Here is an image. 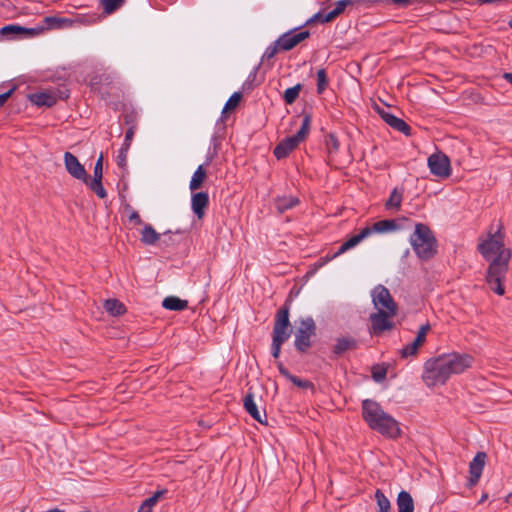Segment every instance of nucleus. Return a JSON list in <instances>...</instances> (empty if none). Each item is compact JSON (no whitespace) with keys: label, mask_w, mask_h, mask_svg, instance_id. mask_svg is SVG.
I'll list each match as a JSON object with an SVG mask.
<instances>
[{"label":"nucleus","mask_w":512,"mask_h":512,"mask_svg":"<svg viewBox=\"0 0 512 512\" xmlns=\"http://www.w3.org/2000/svg\"><path fill=\"white\" fill-rule=\"evenodd\" d=\"M504 233L500 224L495 232H489L487 237L480 239L478 250L485 260L490 261L486 281L498 295H504L505 289L502 282L505 279L511 259V250L505 247Z\"/></svg>","instance_id":"f257e3e1"},{"label":"nucleus","mask_w":512,"mask_h":512,"mask_svg":"<svg viewBox=\"0 0 512 512\" xmlns=\"http://www.w3.org/2000/svg\"><path fill=\"white\" fill-rule=\"evenodd\" d=\"M473 357L469 354H446L429 359L424 364L422 379L427 387L444 385L453 374H460L471 367Z\"/></svg>","instance_id":"f03ea898"},{"label":"nucleus","mask_w":512,"mask_h":512,"mask_svg":"<svg viewBox=\"0 0 512 512\" xmlns=\"http://www.w3.org/2000/svg\"><path fill=\"white\" fill-rule=\"evenodd\" d=\"M362 416L371 429L386 437L397 438L401 434L398 422L374 400L362 402Z\"/></svg>","instance_id":"7ed1b4c3"},{"label":"nucleus","mask_w":512,"mask_h":512,"mask_svg":"<svg viewBox=\"0 0 512 512\" xmlns=\"http://www.w3.org/2000/svg\"><path fill=\"white\" fill-rule=\"evenodd\" d=\"M410 244L421 260L427 261L437 253L436 239L430 228L422 223L415 225V231L410 236Z\"/></svg>","instance_id":"20e7f679"},{"label":"nucleus","mask_w":512,"mask_h":512,"mask_svg":"<svg viewBox=\"0 0 512 512\" xmlns=\"http://www.w3.org/2000/svg\"><path fill=\"white\" fill-rule=\"evenodd\" d=\"M311 118L309 115H305L302 125L298 132L290 137L282 140L274 149V155L277 159L285 158L289 153L294 150L300 142H302L308 135L310 130Z\"/></svg>","instance_id":"39448f33"},{"label":"nucleus","mask_w":512,"mask_h":512,"mask_svg":"<svg viewBox=\"0 0 512 512\" xmlns=\"http://www.w3.org/2000/svg\"><path fill=\"white\" fill-rule=\"evenodd\" d=\"M316 333V324L312 317L301 318L295 334V347L306 352L311 347V337Z\"/></svg>","instance_id":"423d86ee"},{"label":"nucleus","mask_w":512,"mask_h":512,"mask_svg":"<svg viewBox=\"0 0 512 512\" xmlns=\"http://www.w3.org/2000/svg\"><path fill=\"white\" fill-rule=\"evenodd\" d=\"M372 302L377 311L388 312L389 314H397V304L393 300L389 290L378 285L372 290Z\"/></svg>","instance_id":"0eeeda50"},{"label":"nucleus","mask_w":512,"mask_h":512,"mask_svg":"<svg viewBox=\"0 0 512 512\" xmlns=\"http://www.w3.org/2000/svg\"><path fill=\"white\" fill-rule=\"evenodd\" d=\"M290 335L289 306L285 305L275 315L272 338L288 340Z\"/></svg>","instance_id":"6e6552de"},{"label":"nucleus","mask_w":512,"mask_h":512,"mask_svg":"<svg viewBox=\"0 0 512 512\" xmlns=\"http://www.w3.org/2000/svg\"><path fill=\"white\" fill-rule=\"evenodd\" d=\"M428 167L431 173L440 178L451 175L450 159L443 152H436L429 156Z\"/></svg>","instance_id":"1a4fd4ad"},{"label":"nucleus","mask_w":512,"mask_h":512,"mask_svg":"<svg viewBox=\"0 0 512 512\" xmlns=\"http://www.w3.org/2000/svg\"><path fill=\"white\" fill-rule=\"evenodd\" d=\"M396 314H389L382 310L372 313L369 317L370 328L369 331L373 335H380L385 331L393 328L392 318Z\"/></svg>","instance_id":"9d476101"},{"label":"nucleus","mask_w":512,"mask_h":512,"mask_svg":"<svg viewBox=\"0 0 512 512\" xmlns=\"http://www.w3.org/2000/svg\"><path fill=\"white\" fill-rule=\"evenodd\" d=\"M64 165L66 171L74 178L88 183V175L84 166L79 162L77 157L70 152L64 153Z\"/></svg>","instance_id":"9b49d317"},{"label":"nucleus","mask_w":512,"mask_h":512,"mask_svg":"<svg viewBox=\"0 0 512 512\" xmlns=\"http://www.w3.org/2000/svg\"><path fill=\"white\" fill-rule=\"evenodd\" d=\"M373 108L390 127L405 134L406 136L410 135L411 129L404 120L386 112L376 103L373 104Z\"/></svg>","instance_id":"f8f14e48"},{"label":"nucleus","mask_w":512,"mask_h":512,"mask_svg":"<svg viewBox=\"0 0 512 512\" xmlns=\"http://www.w3.org/2000/svg\"><path fill=\"white\" fill-rule=\"evenodd\" d=\"M430 325L425 324L422 325L418 332L416 338L412 341V343L404 346L401 350L402 357L413 356L418 352V349L424 344L426 340V335L430 331Z\"/></svg>","instance_id":"ddd939ff"},{"label":"nucleus","mask_w":512,"mask_h":512,"mask_svg":"<svg viewBox=\"0 0 512 512\" xmlns=\"http://www.w3.org/2000/svg\"><path fill=\"white\" fill-rule=\"evenodd\" d=\"M309 31H302L297 34H292L291 32L284 33L281 35L277 41L281 46L282 51H289L296 47L299 43L304 41L309 37Z\"/></svg>","instance_id":"4468645a"},{"label":"nucleus","mask_w":512,"mask_h":512,"mask_svg":"<svg viewBox=\"0 0 512 512\" xmlns=\"http://www.w3.org/2000/svg\"><path fill=\"white\" fill-rule=\"evenodd\" d=\"M486 454L483 452H479L473 458L470 463V478L468 481L469 487L474 486L480 479L484 465H485Z\"/></svg>","instance_id":"2eb2a0df"},{"label":"nucleus","mask_w":512,"mask_h":512,"mask_svg":"<svg viewBox=\"0 0 512 512\" xmlns=\"http://www.w3.org/2000/svg\"><path fill=\"white\" fill-rule=\"evenodd\" d=\"M209 205V196L206 192H196L191 197V208L199 220L205 215V210Z\"/></svg>","instance_id":"dca6fc26"},{"label":"nucleus","mask_w":512,"mask_h":512,"mask_svg":"<svg viewBox=\"0 0 512 512\" xmlns=\"http://www.w3.org/2000/svg\"><path fill=\"white\" fill-rule=\"evenodd\" d=\"M400 227L395 220H381L373 223L371 226H367L364 229L369 230V236L374 233L384 234L389 232H394L398 230Z\"/></svg>","instance_id":"f3484780"},{"label":"nucleus","mask_w":512,"mask_h":512,"mask_svg":"<svg viewBox=\"0 0 512 512\" xmlns=\"http://www.w3.org/2000/svg\"><path fill=\"white\" fill-rule=\"evenodd\" d=\"M244 408L249 413V415L254 418L256 421H258L261 424H266V413L264 412L263 415H261L260 411L258 410V407L256 405L254 395L251 391L247 393V395L244 398Z\"/></svg>","instance_id":"a211bd4d"},{"label":"nucleus","mask_w":512,"mask_h":512,"mask_svg":"<svg viewBox=\"0 0 512 512\" xmlns=\"http://www.w3.org/2000/svg\"><path fill=\"white\" fill-rule=\"evenodd\" d=\"M369 237V230H365L364 228L356 235L349 238L346 242H344L338 251L332 256V258H336L346 251L357 246L361 241Z\"/></svg>","instance_id":"6ab92c4d"},{"label":"nucleus","mask_w":512,"mask_h":512,"mask_svg":"<svg viewBox=\"0 0 512 512\" xmlns=\"http://www.w3.org/2000/svg\"><path fill=\"white\" fill-rule=\"evenodd\" d=\"M396 504L398 512H414V501L407 491L399 492Z\"/></svg>","instance_id":"aec40b11"},{"label":"nucleus","mask_w":512,"mask_h":512,"mask_svg":"<svg viewBox=\"0 0 512 512\" xmlns=\"http://www.w3.org/2000/svg\"><path fill=\"white\" fill-rule=\"evenodd\" d=\"M31 100L37 106H53L57 101V96L52 92H40L33 94Z\"/></svg>","instance_id":"412c9836"},{"label":"nucleus","mask_w":512,"mask_h":512,"mask_svg":"<svg viewBox=\"0 0 512 512\" xmlns=\"http://www.w3.org/2000/svg\"><path fill=\"white\" fill-rule=\"evenodd\" d=\"M140 233V240L145 245H154L161 237V234L156 232L150 224H144Z\"/></svg>","instance_id":"4be33fe9"},{"label":"nucleus","mask_w":512,"mask_h":512,"mask_svg":"<svg viewBox=\"0 0 512 512\" xmlns=\"http://www.w3.org/2000/svg\"><path fill=\"white\" fill-rule=\"evenodd\" d=\"M206 178V170L204 169L203 165H199L191 177L189 189L191 191H197L203 186V183L206 180Z\"/></svg>","instance_id":"5701e85b"},{"label":"nucleus","mask_w":512,"mask_h":512,"mask_svg":"<svg viewBox=\"0 0 512 512\" xmlns=\"http://www.w3.org/2000/svg\"><path fill=\"white\" fill-rule=\"evenodd\" d=\"M162 306L171 311H182L188 307V301L182 300L176 296H168L164 298Z\"/></svg>","instance_id":"b1692460"},{"label":"nucleus","mask_w":512,"mask_h":512,"mask_svg":"<svg viewBox=\"0 0 512 512\" xmlns=\"http://www.w3.org/2000/svg\"><path fill=\"white\" fill-rule=\"evenodd\" d=\"M357 342L351 337L340 338L334 345L333 352L336 355H342L343 353L355 349Z\"/></svg>","instance_id":"393cba45"},{"label":"nucleus","mask_w":512,"mask_h":512,"mask_svg":"<svg viewBox=\"0 0 512 512\" xmlns=\"http://www.w3.org/2000/svg\"><path fill=\"white\" fill-rule=\"evenodd\" d=\"M104 308L112 316H120L126 312L125 306L117 299L106 300Z\"/></svg>","instance_id":"a878e982"},{"label":"nucleus","mask_w":512,"mask_h":512,"mask_svg":"<svg viewBox=\"0 0 512 512\" xmlns=\"http://www.w3.org/2000/svg\"><path fill=\"white\" fill-rule=\"evenodd\" d=\"M299 203V200L298 198L296 197H293V196H283V197H278L275 201V206H276V209L279 211V212H284L288 209H291L293 207H295L297 204Z\"/></svg>","instance_id":"bb28decb"},{"label":"nucleus","mask_w":512,"mask_h":512,"mask_svg":"<svg viewBox=\"0 0 512 512\" xmlns=\"http://www.w3.org/2000/svg\"><path fill=\"white\" fill-rule=\"evenodd\" d=\"M403 199V193L399 191L397 188H395L391 194L388 200L385 203L386 209H396L399 210L401 207Z\"/></svg>","instance_id":"cd10ccee"},{"label":"nucleus","mask_w":512,"mask_h":512,"mask_svg":"<svg viewBox=\"0 0 512 512\" xmlns=\"http://www.w3.org/2000/svg\"><path fill=\"white\" fill-rule=\"evenodd\" d=\"M377 512H391V503L381 490H376Z\"/></svg>","instance_id":"c85d7f7f"},{"label":"nucleus","mask_w":512,"mask_h":512,"mask_svg":"<svg viewBox=\"0 0 512 512\" xmlns=\"http://www.w3.org/2000/svg\"><path fill=\"white\" fill-rule=\"evenodd\" d=\"M100 3L104 12L106 14H111L124 4V0H100Z\"/></svg>","instance_id":"c756f323"},{"label":"nucleus","mask_w":512,"mask_h":512,"mask_svg":"<svg viewBox=\"0 0 512 512\" xmlns=\"http://www.w3.org/2000/svg\"><path fill=\"white\" fill-rule=\"evenodd\" d=\"M241 99H242L241 92H234L230 96V98L227 100L222 112L227 113L229 111L234 110L239 105Z\"/></svg>","instance_id":"7c9ffc66"},{"label":"nucleus","mask_w":512,"mask_h":512,"mask_svg":"<svg viewBox=\"0 0 512 512\" xmlns=\"http://www.w3.org/2000/svg\"><path fill=\"white\" fill-rule=\"evenodd\" d=\"M102 180H97V179H92V180H89L88 179V183H86L90 189L101 199L105 198L106 197V190L104 189L103 185H102Z\"/></svg>","instance_id":"2f4dec72"},{"label":"nucleus","mask_w":512,"mask_h":512,"mask_svg":"<svg viewBox=\"0 0 512 512\" xmlns=\"http://www.w3.org/2000/svg\"><path fill=\"white\" fill-rule=\"evenodd\" d=\"M301 90V85L297 84L293 87H290L284 92V100L287 104H292L299 96Z\"/></svg>","instance_id":"473e14b6"},{"label":"nucleus","mask_w":512,"mask_h":512,"mask_svg":"<svg viewBox=\"0 0 512 512\" xmlns=\"http://www.w3.org/2000/svg\"><path fill=\"white\" fill-rule=\"evenodd\" d=\"M31 31L18 25H7L1 29V34L6 36L9 34L31 33Z\"/></svg>","instance_id":"72a5a7b5"},{"label":"nucleus","mask_w":512,"mask_h":512,"mask_svg":"<svg viewBox=\"0 0 512 512\" xmlns=\"http://www.w3.org/2000/svg\"><path fill=\"white\" fill-rule=\"evenodd\" d=\"M325 143L328 149L329 154L335 153L339 149V141L334 134H329L326 136Z\"/></svg>","instance_id":"f704fd0d"},{"label":"nucleus","mask_w":512,"mask_h":512,"mask_svg":"<svg viewBox=\"0 0 512 512\" xmlns=\"http://www.w3.org/2000/svg\"><path fill=\"white\" fill-rule=\"evenodd\" d=\"M328 84V79L324 69H320L317 72V92L321 94Z\"/></svg>","instance_id":"c9c22d12"},{"label":"nucleus","mask_w":512,"mask_h":512,"mask_svg":"<svg viewBox=\"0 0 512 512\" xmlns=\"http://www.w3.org/2000/svg\"><path fill=\"white\" fill-rule=\"evenodd\" d=\"M279 51H282L281 46L278 44L276 40L272 45H270L264 52L263 58L272 59Z\"/></svg>","instance_id":"e433bc0d"},{"label":"nucleus","mask_w":512,"mask_h":512,"mask_svg":"<svg viewBox=\"0 0 512 512\" xmlns=\"http://www.w3.org/2000/svg\"><path fill=\"white\" fill-rule=\"evenodd\" d=\"M103 177V155L101 154L97 159L94 166V178L97 180H102Z\"/></svg>","instance_id":"4c0bfd02"},{"label":"nucleus","mask_w":512,"mask_h":512,"mask_svg":"<svg viewBox=\"0 0 512 512\" xmlns=\"http://www.w3.org/2000/svg\"><path fill=\"white\" fill-rule=\"evenodd\" d=\"M129 148L122 146L117 155V165L121 168H125L127 164V152Z\"/></svg>","instance_id":"58836bf2"},{"label":"nucleus","mask_w":512,"mask_h":512,"mask_svg":"<svg viewBox=\"0 0 512 512\" xmlns=\"http://www.w3.org/2000/svg\"><path fill=\"white\" fill-rule=\"evenodd\" d=\"M293 384H295L296 386H298L299 388H302V389H308V388H313V384L308 381V380H303V379H300L294 375H292L289 379Z\"/></svg>","instance_id":"ea45409f"},{"label":"nucleus","mask_w":512,"mask_h":512,"mask_svg":"<svg viewBox=\"0 0 512 512\" xmlns=\"http://www.w3.org/2000/svg\"><path fill=\"white\" fill-rule=\"evenodd\" d=\"M387 370L385 368L375 367L372 370V377L376 382H382L385 380Z\"/></svg>","instance_id":"a19ab883"},{"label":"nucleus","mask_w":512,"mask_h":512,"mask_svg":"<svg viewBox=\"0 0 512 512\" xmlns=\"http://www.w3.org/2000/svg\"><path fill=\"white\" fill-rule=\"evenodd\" d=\"M337 17H338V15L335 13V11L331 10L324 17H322L320 13L315 14L314 17L311 19V21H314L316 19H321V21L323 23H327V22L333 21Z\"/></svg>","instance_id":"79ce46f5"},{"label":"nucleus","mask_w":512,"mask_h":512,"mask_svg":"<svg viewBox=\"0 0 512 512\" xmlns=\"http://www.w3.org/2000/svg\"><path fill=\"white\" fill-rule=\"evenodd\" d=\"M286 340H281V339H276V338H272V356L274 358H278L279 355H280V352H281V345L285 342Z\"/></svg>","instance_id":"37998d69"},{"label":"nucleus","mask_w":512,"mask_h":512,"mask_svg":"<svg viewBox=\"0 0 512 512\" xmlns=\"http://www.w3.org/2000/svg\"><path fill=\"white\" fill-rule=\"evenodd\" d=\"M155 498H147L139 507L137 512H151L155 505Z\"/></svg>","instance_id":"c03bdc74"},{"label":"nucleus","mask_w":512,"mask_h":512,"mask_svg":"<svg viewBox=\"0 0 512 512\" xmlns=\"http://www.w3.org/2000/svg\"><path fill=\"white\" fill-rule=\"evenodd\" d=\"M352 3L351 0H340L336 3L335 8L333 9L335 13L339 16L345 8Z\"/></svg>","instance_id":"a18cd8bd"},{"label":"nucleus","mask_w":512,"mask_h":512,"mask_svg":"<svg viewBox=\"0 0 512 512\" xmlns=\"http://www.w3.org/2000/svg\"><path fill=\"white\" fill-rule=\"evenodd\" d=\"M134 133H135V128L132 126V127H130V128L126 131L125 139H124V143H123V145H122V146H124V147H126V148H130V145H131V142H132V139H133Z\"/></svg>","instance_id":"49530a36"},{"label":"nucleus","mask_w":512,"mask_h":512,"mask_svg":"<svg viewBox=\"0 0 512 512\" xmlns=\"http://www.w3.org/2000/svg\"><path fill=\"white\" fill-rule=\"evenodd\" d=\"M129 220L133 223H135L136 225H141L143 224L139 214L137 211H132L131 214L129 215Z\"/></svg>","instance_id":"de8ad7c7"},{"label":"nucleus","mask_w":512,"mask_h":512,"mask_svg":"<svg viewBox=\"0 0 512 512\" xmlns=\"http://www.w3.org/2000/svg\"><path fill=\"white\" fill-rule=\"evenodd\" d=\"M278 369H279V372L285 377L287 378L288 380L290 379V377L292 376V374L283 366V364L281 362L278 363Z\"/></svg>","instance_id":"09e8293b"},{"label":"nucleus","mask_w":512,"mask_h":512,"mask_svg":"<svg viewBox=\"0 0 512 512\" xmlns=\"http://www.w3.org/2000/svg\"><path fill=\"white\" fill-rule=\"evenodd\" d=\"M12 91H8L6 93H3L0 95V107L4 105V103L8 100L10 97Z\"/></svg>","instance_id":"8fccbe9b"},{"label":"nucleus","mask_w":512,"mask_h":512,"mask_svg":"<svg viewBox=\"0 0 512 512\" xmlns=\"http://www.w3.org/2000/svg\"><path fill=\"white\" fill-rule=\"evenodd\" d=\"M395 4L400 6H407L411 3L412 0H392Z\"/></svg>","instance_id":"3c124183"},{"label":"nucleus","mask_w":512,"mask_h":512,"mask_svg":"<svg viewBox=\"0 0 512 512\" xmlns=\"http://www.w3.org/2000/svg\"><path fill=\"white\" fill-rule=\"evenodd\" d=\"M165 493L164 490L162 491H157L156 493H154L153 496H151L150 498H155V504L157 503L158 499Z\"/></svg>","instance_id":"603ef678"},{"label":"nucleus","mask_w":512,"mask_h":512,"mask_svg":"<svg viewBox=\"0 0 512 512\" xmlns=\"http://www.w3.org/2000/svg\"><path fill=\"white\" fill-rule=\"evenodd\" d=\"M504 78L512 84V73H505Z\"/></svg>","instance_id":"864d4df0"},{"label":"nucleus","mask_w":512,"mask_h":512,"mask_svg":"<svg viewBox=\"0 0 512 512\" xmlns=\"http://www.w3.org/2000/svg\"><path fill=\"white\" fill-rule=\"evenodd\" d=\"M506 501L508 503H512V492L510 494H508V496L506 497Z\"/></svg>","instance_id":"5fc2aeb1"},{"label":"nucleus","mask_w":512,"mask_h":512,"mask_svg":"<svg viewBox=\"0 0 512 512\" xmlns=\"http://www.w3.org/2000/svg\"><path fill=\"white\" fill-rule=\"evenodd\" d=\"M488 495L487 494H483L481 499H480V503H482L483 501H485L487 499Z\"/></svg>","instance_id":"6e6d98bb"},{"label":"nucleus","mask_w":512,"mask_h":512,"mask_svg":"<svg viewBox=\"0 0 512 512\" xmlns=\"http://www.w3.org/2000/svg\"><path fill=\"white\" fill-rule=\"evenodd\" d=\"M510 27L512 28V20L509 22Z\"/></svg>","instance_id":"4d7b16f0"}]
</instances>
